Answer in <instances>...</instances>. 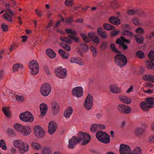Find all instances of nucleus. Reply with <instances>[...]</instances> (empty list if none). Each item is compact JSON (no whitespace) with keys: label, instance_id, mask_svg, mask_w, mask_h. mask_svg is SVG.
<instances>
[{"label":"nucleus","instance_id":"nucleus-61","mask_svg":"<svg viewBox=\"0 0 154 154\" xmlns=\"http://www.w3.org/2000/svg\"><path fill=\"white\" fill-rule=\"evenodd\" d=\"M90 50L92 52L93 55L95 57L96 56V50L95 48L93 46L90 47Z\"/></svg>","mask_w":154,"mask_h":154},{"label":"nucleus","instance_id":"nucleus-16","mask_svg":"<svg viewBox=\"0 0 154 154\" xmlns=\"http://www.w3.org/2000/svg\"><path fill=\"white\" fill-rule=\"evenodd\" d=\"M78 143L79 142L77 140V137L75 136H73L69 141L68 147L69 148L73 149Z\"/></svg>","mask_w":154,"mask_h":154},{"label":"nucleus","instance_id":"nucleus-51","mask_svg":"<svg viewBox=\"0 0 154 154\" xmlns=\"http://www.w3.org/2000/svg\"><path fill=\"white\" fill-rule=\"evenodd\" d=\"M42 152L44 154H51V149L49 147H46L43 149Z\"/></svg>","mask_w":154,"mask_h":154},{"label":"nucleus","instance_id":"nucleus-32","mask_svg":"<svg viewBox=\"0 0 154 154\" xmlns=\"http://www.w3.org/2000/svg\"><path fill=\"white\" fill-rule=\"evenodd\" d=\"M103 27L104 29L107 30H111L114 29L115 26L113 25L108 23H104L103 24Z\"/></svg>","mask_w":154,"mask_h":154},{"label":"nucleus","instance_id":"nucleus-10","mask_svg":"<svg viewBox=\"0 0 154 154\" xmlns=\"http://www.w3.org/2000/svg\"><path fill=\"white\" fill-rule=\"evenodd\" d=\"M34 133L36 136L41 138L44 137L45 132L44 129L39 125L35 126L34 128Z\"/></svg>","mask_w":154,"mask_h":154},{"label":"nucleus","instance_id":"nucleus-19","mask_svg":"<svg viewBox=\"0 0 154 154\" xmlns=\"http://www.w3.org/2000/svg\"><path fill=\"white\" fill-rule=\"evenodd\" d=\"M40 109L41 111V115L42 117L45 116L48 109L47 105L45 103L41 104L40 105Z\"/></svg>","mask_w":154,"mask_h":154},{"label":"nucleus","instance_id":"nucleus-33","mask_svg":"<svg viewBox=\"0 0 154 154\" xmlns=\"http://www.w3.org/2000/svg\"><path fill=\"white\" fill-rule=\"evenodd\" d=\"M23 127L24 126L18 123L15 124L14 125V128L17 131L20 132L22 133H23Z\"/></svg>","mask_w":154,"mask_h":154},{"label":"nucleus","instance_id":"nucleus-5","mask_svg":"<svg viewBox=\"0 0 154 154\" xmlns=\"http://www.w3.org/2000/svg\"><path fill=\"white\" fill-rule=\"evenodd\" d=\"M29 66L32 75H35L38 73L39 66L36 61L34 60L31 61L29 63Z\"/></svg>","mask_w":154,"mask_h":154},{"label":"nucleus","instance_id":"nucleus-17","mask_svg":"<svg viewBox=\"0 0 154 154\" xmlns=\"http://www.w3.org/2000/svg\"><path fill=\"white\" fill-rule=\"evenodd\" d=\"M51 109L54 115L57 114L60 110V107L59 104L55 102L52 103Z\"/></svg>","mask_w":154,"mask_h":154},{"label":"nucleus","instance_id":"nucleus-57","mask_svg":"<svg viewBox=\"0 0 154 154\" xmlns=\"http://www.w3.org/2000/svg\"><path fill=\"white\" fill-rule=\"evenodd\" d=\"M1 27L3 31L4 32H7L8 29V25H5L4 23L1 25Z\"/></svg>","mask_w":154,"mask_h":154},{"label":"nucleus","instance_id":"nucleus-37","mask_svg":"<svg viewBox=\"0 0 154 154\" xmlns=\"http://www.w3.org/2000/svg\"><path fill=\"white\" fill-rule=\"evenodd\" d=\"M144 131V129L142 128H137L136 129L135 131V133L137 136H140Z\"/></svg>","mask_w":154,"mask_h":154},{"label":"nucleus","instance_id":"nucleus-29","mask_svg":"<svg viewBox=\"0 0 154 154\" xmlns=\"http://www.w3.org/2000/svg\"><path fill=\"white\" fill-rule=\"evenodd\" d=\"M73 111L72 109L70 107H69L65 111L64 115V116L66 118L70 117Z\"/></svg>","mask_w":154,"mask_h":154},{"label":"nucleus","instance_id":"nucleus-21","mask_svg":"<svg viewBox=\"0 0 154 154\" xmlns=\"http://www.w3.org/2000/svg\"><path fill=\"white\" fill-rule=\"evenodd\" d=\"M106 134V132H103L101 131H97V139L99 141L101 142Z\"/></svg>","mask_w":154,"mask_h":154},{"label":"nucleus","instance_id":"nucleus-26","mask_svg":"<svg viewBox=\"0 0 154 154\" xmlns=\"http://www.w3.org/2000/svg\"><path fill=\"white\" fill-rule=\"evenodd\" d=\"M46 53L48 56L51 58H54L56 56V53L51 49H47L46 51Z\"/></svg>","mask_w":154,"mask_h":154},{"label":"nucleus","instance_id":"nucleus-53","mask_svg":"<svg viewBox=\"0 0 154 154\" xmlns=\"http://www.w3.org/2000/svg\"><path fill=\"white\" fill-rule=\"evenodd\" d=\"M65 4L69 7H71L73 4L72 0H66L65 2Z\"/></svg>","mask_w":154,"mask_h":154},{"label":"nucleus","instance_id":"nucleus-31","mask_svg":"<svg viewBox=\"0 0 154 154\" xmlns=\"http://www.w3.org/2000/svg\"><path fill=\"white\" fill-rule=\"evenodd\" d=\"M2 111L7 117H10L11 112L9 110V107H4L2 109Z\"/></svg>","mask_w":154,"mask_h":154},{"label":"nucleus","instance_id":"nucleus-8","mask_svg":"<svg viewBox=\"0 0 154 154\" xmlns=\"http://www.w3.org/2000/svg\"><path fill=\"white\" fill-rule=\"evenodd\" d=\"M117 109L119 112L123 114H129L131 111V108L128 106L123 104H119Z\"/></svg>","mask_w":154,"mask_h":154},{"label":"nucleus","instance_id":"nucleus-45","mask_svg":"<svg viewBox=\"0 0 154 154\" xmlns=\"http://www.w3.org/2000/svg\"><path fill=\"white\" fill-rule=\"evenodd\" d=\"M134 38L136 41L138 43L142 44L143 42V38L142 36H141L140 38H139L137 36L135 35Z\"/></svg>","mask_w":154,"mask_h":154},{"label":"nucleus","instance_id":"nucleus-6","mask_svg":"<svg viewBox=\"0 0 154 154\" xmlns=\"http://www.w3.org/2000/svg\"><path fill=\"white\" fill-rule=\"evenodd\" d=\"M20 118L21 120L24 122H32L34 119L33 115L28 111L21 113L20 115Z\"/></svg>","mask_w":154,"mask_h":154},{"label":"nucleus","instance_id":"nucleus-43","mask_svg":"<svg viewBox=\"0 0 154 154\" xmlns=\"http://www.w3.org/2000/svg\"><path fill=\"white\" fill-rule=\"evenodd\" d=\"M11 16L8 14H5L3 15V17L9 22H11L12 21Z\"/></svg>","mask_w":154,"mask_h":154},{"label":"nucleus","instance_id":"nucleus-46","mask_svg":"<svg viewBox=\"0 0 154 154\" xmlns=\"http://www.w3.org/2000/svg\"><path fill=\"white\" fill-rule=\"evenodd\" d=\"M84 41L85 42H90V39L84 33H81L80 34Z\"/></svg>","mask_w":154,"mask_h":154},{"label":"nucleus","instance_id":"nucleus-48","mask_svg":"<svg viewBox=\"0 0 154 154\" xmlns=\"http://www.w3.org/2000/svg\"><path fill=\"white\" fill-rule=\"evenodd\" d=\"M121 34L123 36L129 35L131 36H132L133 35V34L132 32L126 30H124V31L122 32Z\"/></svg>","mask_w":154,"mask_h":154},{"label":"nucleus","instance_id":"nucleus-58","mask_svg":"<svg viewBox=\"0 0 154 154\" xmlns=\"http://www.w3.org/2000/svg\"><path fill=\"white\" fill-rule=\"evenodd\" d=\"M90 130L91 131L94 133L96 130V124H93L91 125L90 128Z\"/></svg>","mask_w":154,"mask_h":154},{"label":"nucleus","instance_id":"nucleus-50","mask_svg":"<svg viewBox=\"0 0 154 154\" xmlns=\"http://www.w3.org/2000/svg\"><path fill=\"white\" fill-rule=\"evenodd\" d=\"M122 28L124 30H130L131 28L130 26L128 24H122Z\"/></svg>","mask_w":154,"mask_h":154},{"label":"nucleus","instance_id":"nucleus-24","mask_svg":"<svg viewBox=\"0 0 154 154\" xmlns=\"http://www.w3.org/2000/svg\"><path fill=\"white\" fill-rule=\"evenodd\" d=\"M142 79L145 81H149L154 82V76L151 75H143Z\"/></svg>","mask_w":154,"mask_h":154},{"label":"nucleus","instance_id":"nucleus-1","mask_svg":"<svg viewBox=\"0 0 154 154\" xmlns=\"http://www.w3.org/2000/svg\"><path fill=\"white\" fill-rule=\"evenodd\" d=\"M110 48L113 52L117 54L114 57V61L116 64L120 67L126 66L128 62V59L126 56L121 54V52L116 48L114 43H112L110 44Z\"/></svg>","mask_w":154,"mask_h":154},{"label":"nucleus","instance_id":"nucleus-41","mask_svg":"<svg viewBox=\"0 0 154 154\" xmlns=\"http://www.w3.org/2000/svg\"><path fill=\"white\" fill-rule=\"evenodd\" d=\"M60 40L62 41L68 43L69 44H72L73 42L71 40L66 37H61Z\"/></svg>","mask_w":154,"mask_h":154},{"label":"nucleus","instance_id":"nucleus-15","mask_svg":"<svg viewBox=\"0 0 154 154\" xmlns=\"http://www.w3.org/2000/svg\"><path fill=\"white\" fill-rule=\"evenodd\" d=\"M57 128L56 124L53 121H51L49 124L48 132L51 134H52L55 132Z\"/></svg>","mask_w":154,"mask_h":154},{"label":"nucleus","instance_id":"nucleus-60","mask_svg":"<svg viewBox=\"0 0 154 154\" xmlns=\"http://www.w3.org/2000/svg\"><path fill=\"white\" fill-rule=\"evenodd\" d=\"M137 33L143 34L144 33V31L143 28L139 27L137 28L135 30Z\"/></svg>","mask_w":154,"mask_h":154},{"label":"nucleus","instance_id":"nucleus-40","mask_svg":"<svg viewBox=\"0 0 154 154\" xmlns=\"http://www.w3.org/2000/svg\"><path fill=\"white\" fill-rule=\"evenodd\" d=\"M108 48L107 42L106 41L103 42L100 45V49L101 50H105Z\"/></svg>","mask_w":154,"mask_h":154},{"label":"nucleus","instance_id":"nucleus-39","mask_svg":"<svg viewBox=\"0 0 154 154\" xmlns=\"http://www.w3.org/2000/svg\"><path fill=\"white\" fill-rule=\"evenodd\" d=\"M0 148L4 150H5L7 149L6 144L3 140L2 139L0 140Z\"/></svg>","mask_w":154,"mask_h":154},{"label":"nucleus","instance_id":"nucleus-9","mask_svg":"<svg viewBox=\"0 0 154 154\" xmlns=\"http://www.w3.org/2000/svg\"><path fill=\"white\" fill-rule=\"evenodd\" d=\"M67 70L65 68H62L60 67L55 69V73L56 76L60 78L63 79L67 75Z\"/></svg>","mask_w":154,"mask_h":154},{"label":"nucleus","instance_id":"nucleus-4","mask_svg":"<svg viewBox=\"0 0 154 154\" xmlns=\"http://www.w3.org/2000/svg\"><path fill=\"white\" fill-rule=\"evenodd\" d=\"M77 140L79 143L82 141V145H85L88 143L91 140V137L89 134L86 133L80 132L78 135Z\"/></svg>","mask_w":154,"mask_h":154},{"label":"nucleus","instance_id":"nucleus-23","mask_svg":"<svg viewBox=\"0 0 154 154\" xmlns=\"http://www.w3.org/2000/svg\"><path fill=\"white\" fill-rule=\"evenodd\" d=\"M110 91L111 92L115 93H118L120 92V89L116 85H110Z\"/></svg>","mask_w":154,"mask_h":154},{"label":"nucleus","instance_id":"nucleus-49","mask_svg":"<svg viewBox=\"0 0 154 154\" xmlns=\"http://www.w3.org/2000/svg\"><path fill=\"white\" fill-rule=\"evenodd\" d=\"M81 48L83 51H87L89 49L88 45L85 44H80Z\"/></svg>","mask_w":154,"mask_h":154},{"label":"nucleus","instance_id":"nucleus-2","mask_svg":"<svg viewBox=\"0 0 154 154\" xmlns=\"http://www.w3.org/2000/svg\"><path fill=\"white\" fill-rule=\"evenodd\" d=\"M140 105L142 110L145 111L148 110L149 108L154 107V97H151L146 98V100L142 102Z\"/></svg>","mask_w":154,"mask_h":154},{"label":"nucleus","instance_id":"nucleus-14","mask_svg":"<svg viewBox=\"0 0 154 154\" xmlns=\"http://www.w3.org/2000/svg\"><path fill=\"white\" fill-rule=\"evenodd\" d=\"M83 93V90L81 87L78 86L74 88L72 91V94L73 96L77 97H81Z\"/></svg>","mask_w":154,"mask_h":154},{"label":"nucleus","instance_id":"nucleus-28","mask_svg":"<svg viewBox=\"0 0 154 154\" xmlns=\"http://www.w3.org/2000/svg\"><path fill=\"white\" fill-rule=\"evenodd\" d=\"M120 100L123 103L129 104L131 103V99L128 96H124L120 99Z\"/></svg>","mask_w":154,"mask_h":154},{"label":"nucleus","instance_id":"nucleus-34","mask_svg":"<svg viewBox=\"0 0 154 154\" xmlns=\"http://www.w3.org/2000/svg\"><path fill=\"white\" fill-rule=\"evenodd\" d=\"M88 36L94 43H96V35L95 33L93 32L89 33L88 34Z\"/></svg>","mask_w":154,"mask_h":154},{"label":"nucleus","instance_id":"nucleus-44","mask_svg":"<svg viewBox=\"0 0 154 154\" xmlns=\"http://www.w3.org/2000/svg\"><path fill=\"white\" fill-rule=\"evenodd\" d=\"M146 66L148 69H151L154 67V64L152 61H148L146 62Z\"/></svg>","mask_w":154,"mask_h":154},{"label":"nucleus","instance_id":"nucleus-7","mask_svg":"<svg viewBox=\"0 0 154 154\" xmlns=\"http://www.w3.org/2000/svg\"><path fill=\"white\" fill-rule=\"evenodd\" d=\"M51 88L50 85L45 83L41 86L40 92L43 96L46 97L48 96L51 91Z\"/></svg>","mask_w":154,"mask_h":154},{"label":"nucleus","instance_id":"nucleus-64","mask_svg":"<svg viewBox=\"0 0 154 154\" xmlns=\"http://www.w3.org/2000/svg\"><path fill=\"white\" fill-rule=\"evenodd\" d=\"M136 12L132 9L128 10L127 11V13L129 15H134L136 13Z\"/></svg>","mask_w":154,"mask_h":154},{"label":"nucleus","instance_id":"nucleus-38","mask_svg":"<svg viewBox=\"0 0 154 154\" xmlns=\"http://www.w3.org/2000/svg\"><path fill=\"white\" fill-rule=\"evenodd\" d=\"M136 54L137 57L140 59H142L145 57L143 52L141 50L137 51Z\"/></svg>","mask_w":154,"mask_h":154},{"label":"nucleus","instance_id":"nucleus-63","mask_svg":"<svg viewBox=\"0 0 154 154\" xmlns=\"http://www.w3.org/2000/svg\"><path fill=\"white\" fill-rule=\"evenodd\" d=\"M106 128V126L102 124H97V129L103 130Z\"/></svg>","mask_w":154,"mask_h":154},{"label":"nucleus","instance_id":"nucleus-27","mask_svg":"<svg viewBox=\"0 0 154 154\" xmlns=\"http://www.w3.org/2000/svg\"><path fill=\"white\" fill-rule=\"evenodd\" d=\"M70 61L72 63H76L81 65L83 64L81 59L78 57H72L70 59Z\"/></svg>","mask_w":154,"mask_h":154},{"label":"nucleus","instance_id":"nucleus-52","mask_svg":"<svg viewBox=\"0 0 154 154\" xmlns=\"http://www.w3.org/2000/svg\"><path fill=\"white\" fill-rule=\"evenodd\" d=\"M32 146L36 149H39L41 148L40 144L35 142L33 143L32 144Z\"/></svg>","mask_w":154,"mask_h":154},{"label":"nucleus","instance_id":"nucleus-59","mask_svg":"<svg viewBox=\"0 0 154 154\" xmlns=\"http://www.w3.org/2000/svg\"><path fill=\"white\" fill-rule=\"evenodd\" d=\"M5 12L7 13V14L10 15L12 17L14 16V13L13 11L11 9H7L5 10Z\"/></svg>","mask_w":154,"mask_h":154},{"label":"nucleus","instance_id":"nucleus-55","mask_svg":"<svg viewBox=\"0 0 154 154\" xmlns=\"http://www.w3.org/2000/svg\"><path fill=\"white\" fill-rule=\"evenodd\" d=\"M131 21L135 25H140V20L138 18H136L133 19Z\"/></svg>","mask_w":154,"mask_h":154},{"label":"nucleus","instance_id":"nucleus-12","mask_svg":"<svg viewBox=\"0 0 154 154\" xmlns=\"http://www.w3.org/2000/svg\"><path fill=\"white\" fill-rule=\"evenodd\" d=\"M93 104V98L91 95L88 94L85 99L84 104L85 108L87 110H89L91 108Z\"/></svg>","mask_w":154,"mask_h":154},{"label":"nucleus","instance_id":"nucleus-54","mask_svg":"<svg viewBox=\"0 0 154 154\" xmlns=\"http://www.w3.org/2000/svg\"><path fill=\"white\" fill-rule=\"evenodd\" d=\"M65 20L66 23H69L73 22L74 20H73V16H71L69 17L65 18Z\"/></svg>","mask_w":154,"mask_h":154},{"label":"nucleus","instance_id":"nucleus-35","mask_svg":"<svg viewBox=\"0 0 154 154\" xmlns=\"http://www.w3.org/2000/svg\"><path fill=\"white\" fill-rule=\"evenodd\" d=\"M60 45L67 52L71 50L70 46L66 43H59Z\"/></svg>","mask_w":154,"mask_h":154},{"label":"nucleus","instance_id":"nucleus-62","mask_svg":"<svg viewBox=\"0 0 154 154\" xmlns=\"http://www.w3.org/2000/svg\"><path fill=\"white\" fill-rule=\"evenodd\" d=\"M119 32V30H115L111 32V35L112 36H114L118 35Z\"/></svg>","mask_w":154,"mask_h":154},{"label":"nucleus","instance_id":"nucleus-36","mask_svg":"<svg viewBox=\"0 0 154 154\" xmlns=\"http://www.w3.org/2000/svg\"><path fill=\"white\" fill-rule=\"evenodd\" d=\"M105 137H103V140L101 142L105 144L109 143L110 142V137L109 135L107 134L105 135Z\"/></svg>","mask_w":154,"mask_h":154},{"label":"nucleus","instance_id":"nucleus-25","mask_svg":"<svg viewBox=\"0 0 154 154\" xmlns=\"http://www.w3.org/2000/svg\"><path fill=\"white\" fill-rule=\"evenodd\" d=\"M59 53L63 59H67L69 56V54L66 52L63 49H60L58 51Z\"/></svg>","mask_w":154,"mask_h":154},{"label":"nucleus","instance_id":"nucleus-3","mask_svg":"<svg viewBox=\"0 0 154 154\" xmlns=\"http://www.w3.org/2000/svg\"><path fill=\"white\" fill-rule=\"evenodd\" d=\"M14 144L15 146L19 149L20 152L22 154L27 151L29 149V145L27 143H23L20 140H15L14 142Z\"/></svg>","mask_w":154,"mask_h":154},{"label":"nucleus","instance_id":"nucleus-30","mask_svg":"<svg viewBox=\"0 0 154 154\" xmlns=\"http://www.w3.org/2000/svg\"><path fill=\"white\" fill-rule=\"evenodd\" d=\"M31 128L30 126H24L22 134L25 135H28L31 132Z\"/></svg>","mask_w":154,"mask_h":154},{"label":"nucleus","instance_id":"nucleus-20","mask_svg":"<svg viewBox=\"0 0 154 154\" xmlns=\"http://www.w3.org/2000/svg\"><path fill=\"white\" fill-rule=\"evenodd\" d=\"M97 32L102 38L106 39L107 38V33L103 30L102 27L99 28L97 29Z\"/></svg>","mask_w":154,"mask_h":154},{"label":"nucleus","instance_id":"nucleus-42","mask_svg":"<svg viewBox=\"0 0 154 154\" xmlns=\"http://www.w3.org/2000/svg\"><path fill=\"white\" fill-rule=\"evenodd\" d=\"M142 153L141 149L138 147H136L134 150L133 152L130 153V154H141Z\"/></svg>","mask_w":154,"mask_h":154},{"label":"nucleus","instance_id":"nucleus-56","mask_svg":"<svg viewBox=\"0 0 154 154\" xmlns=\"http://www.w3.org/2000/svg\"><path fill=\"white\" fill-rule=\"evenodd\" d=\"M148 56L149 59L152 61L154 60V51H151L149 52Z\"/></svg>","mask_w":154,"mask_h":154},{"label":"nucleus","instance_id":"nucleus-18","mask_svg":"<svg viewBox=\"0 0 154 154\" xmlns=\"http://www.w3.org/2000/svg\"><path fill=\"white\" fill-rule=\"evenodd\" d=\"M109 21L110 23L115 25H118L121 23L120 20L117 17L114 16H112L109 19Z\"/></svg>","mask_w":154,"mask_h":154},{"label":"nucleus","instance_id":"nucleus-11","mask_svg":"<svg viewBox=\"0 0 154 154\" xmlns=\"http://www.w3.org/2000/svg\"><path fill=\"white\" fill-rule=\"evenodd\" d=\"M65 31L66 33L70 34L68 35V37L69 38L72 39L76 42H79V38L75 36L77 35V33L75 30H72V29H66Z\"/></svg>","mask_w":154,"mask_h":154},{"label":"nucleus","instance_id":"nucleus-22","mask_svg":"<svg viewBox=\"0 0 154 154\" xmlns=\"http://www.w3.org/2000/svg\"><path fill=\"white\" fill-rule=\"evenodd\" d=\"M116 44L119 45V48H122L124 51L128 48V46L127 45L117 39L116 40Z\"/></svg>","mask_w":154,"mask_h":154},{"label":"nucleus","instance_id":"nucleus-13","mask_svg":"<svg viewBox=\"0 0 154 154\" xmlns=\"http://www.w3.org/2000/svg\"><path fill=\"white\" fill-rule=\"evenodd\" d=\"M119 152L120 154H130L131 151L128 146L122 144L120 145Z\"/></svg>","mask_w":154,"mask_h":154},{"label":"nucleus","instance_id":"nucleus-47","mask_svg":"<svg viewBox=\"0 0 154 154\" xmlns=\"http://www.w3.org/2000/svg\"><path fill=\"white\" fill-rule=\"evenodd\" d=\"M117 39L124 43H126L127 44H129L130 43V41L129 40L126 39L124 37L122 36H121L119 38H118Z\"/></svg>","mask_w":154,"mask_h":154}]
</instances>
